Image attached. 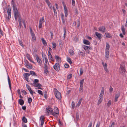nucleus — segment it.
<instances>
[{"instance_id": "obj_4", "label": "nucleus", "mask_w": 127, "mask_h": 127, "mask_svg": "<svg viewBox=\"0 0 127 127\" xmlns=\"http://www.w3.org/2000/svg\"><path fill=\"white\" fill-rule=\"evenodd\" d=\"M14 13V17H18V20L22 19L21 16L19 13L18 12L17 8L13 9Z\"/></svg>"}, {"instance_id": "obj_56", "label": "nucleus", "mask_w": 127, "mask_h": 127, "mask_svg": "<svg viewBox=\"0 0 127 127\" xmlns=\"http://www.w3.org/2000/svg\"><path fill=\"white\" fill-rule=\"evenodd\" d=\"M113 90V89L112 87L111 86H110V88L109 89V91L111 93H112V92Z\"/></svg>"}, {"instance_id": "obj_60", "label": "nucleus", "mask_w": 127, "mask_h": 127, "mask_svg": "<svg viewBox=\"0 0 127 127\" xmlns=\"http://www.w3.org/2000/svg\"><path fill=\"white\" fill-rule=\"evenodd\" d=\"M104 89L103 87H102V89L101 92V94H104Z\"/></svg>"}, {"instance_id": "obj_34", "label": "nucleus", "mask_w": 127, "mask_h": 127, "mask_svg": "<svg viewBox=\"0 0 127 127\" xmlns=\"http://www.w3.org/2000/svg\"><path fill=\"white\" fill-rule=\"evenodd\" d=\"M22 120V121L25 123H27V120L25 117V116L23 117Z\"/></svg>"}, {"instance_id": "obj_38", "label": "nucleus", "mask_w": 127, "mask_h": 127, "mask_svg": "<svg viewBox=\"0 0 127 127\" xmlns=\"http://www.w3.org/2000/svg\"><path fill=\"white\" fill-rule=\"evenodd\" d=\"M67 61L70 64H71L72 63L70 58H67Z\"/></svg>"}, {"instance_id": "obj_57", "label": "nucleus", "mask_w": 127, "mask_h": 127, "mask_svg": "<svg viewBox=\"0 0 127 127\" xmlns=\"http://www.w3.org/2000/svg\"><path fill=\"white\" fill-rule=\"evenodd\" d=\"M50 33L51 34V38L52 39L53 37V33L51 32H50Z\"/></svg>"}, {"instance_id": "obj_55", "label": "nucleus", "mask_w": 127, "mask_h": 127, "mask_svg": "<svg viewBox=\"0 0 127 127\" xmlns=\"http://www.w3.org/2000/svg\"><path fill=\"white\" fill-rule=\"evenodd\" d=\"M102 64L104 67V68L106 67H107V64L106 63H105V64H104V63L103 62H102Z\"/></svg>"}, {"instance_id": "obj_47", "label": "nucleus", "mask_w": 127, "mask_h": 127, "mask_svg": "<svg viewBox=\"0 0 127 127\" xmlns=\"http://www.w3.org/2000/svg\"><path fill=\"white\" fill-rule=\"evenodd\" d=\"M76 117L77 120H78L79 118V115L78 112L76 113Z\"/></svg>"}, {"instance_id": "obj_30", "label": "nucleus", "mask_w": 127, "mask_h": 127, "mask_svg": "<svg viewBox=\"0 0 127 127\" xmlns=\"http://www.w3.org/2000/svg\"><path fill=\"white\" fill-rule=\"evenodd\" d=\"M110 34L109 33H105V36L106 35V37L107 38H111L112 37L111 35H110Z\"/></svg>"}, {"instance_id": "obj_59", "label": "nucleus", "mask_w": 127, "mask_h": 127, "mask_svg": "<svg viewBox=\"0 0 127 127\" xmlns=\"http://www.w3.org/2000/svg\"><path fill=\"white\" fill-rule=\"evenodd\" d=\"M64 66L65 68H68L69 66V65L67 64H65L64 65Z\"/></svg>"}, {"instance_id": "obj_36", "label": "nucleus", "mask_w": 127, "mask_h": 127, "mask_svg": "<svg viewBox=\"0 0 127 127\" xmlns=\"http://www.w3.org/2000/svg\"><path fill=\"white\" fill-rule=\"evenodd\" d=\"M69 53L70 54L72 55H73L74 54V52L72 50H70L69 51Z\"/></svg>"}, {"instance_id": "obj_27", "label": "nucleus", "mask_w": 127, "mask_h": 127, "mask_svg": "<svg viewBox=\"0 0 127 127\" xmlns=\"http://www.w3.org/2000/svg\"><path fill=\"white\" fill-rule=\"evenodd\" d=\"M41 40L42 41V43L44 46H46L47 45V42L43 38H41Z\"/></svg>"}, {"instance_id": "obj_14", "label": "nucleus", "mask_w": 127, "mask_h": 127, "mask_svg": "<svg viewBox=\"0 0 127 127\" xmlns=\"http://www.w3.org/2000/svg\"><path fill=\"white\" fill-rule=\"evenodd\" d=\"M95 34L97 37V38L99 39H100L102 38L101 34L100 33H98L97 32H95Z\"/></svg>"}, {"instance_id": "obj_12", "label": "nucleus", "mask_w": 127, "mask_h": 127, "mask_svg": "<svg viewBox=\"0 0 127 127\" xmlns=\"http://www.w3.org/2000/svg\"><path fill=\"white\" fill-rule=\"evenodd\" d=\"M53 112V108L52 106H48V115L51 114Z\"/></svg>"}, {"instance_id": "obj_39", "label": "nucleus", "mask_w": 127, "mask_h": 127, "mask_svg": "<svg viewBox=\"0 0 127 127\" xmlns=\"http://www.w3.org/2000/svg\"><path fill=\"white\" fill-rule=\"evenodd\" d=\"M32 99L31 97H29L28 99V102L29 104L30 103L32 102Z\"/></svg>"}, {"instance_id": "obj_49", "label": "nucleus", "mask_w": 127, "mask_h": 127, "mask_svg": "<svg viewBox=\"0 0 127 127\" xmlns=\"http://www.w3.org/2000/svg\"><path fill=\"white\" fill-rule=\"evenodd\" d=\"M72 108L73 109H74L75 107V103L73 101H72Z\"/></svg>"}, {"instance_id": "obj_42", "label": "nucleus", "mask_w": 127, "mask_h": 127, "mask_svg": "<svg viewBox=\"0 0 127 127\" xmlns=\"http://www.w3.org/2000/svg\"><path fill=\"white\" fill-rule=\"evenodd\" d=\"M27 59H28V60H29L30 61H31L32 60L31 59L30 55L28 54H27Z\"/></svg>"}, {"instance_id": "obj_33", "label": "nucleus", "mask_w": 127, "mask_h": 127, "mask_svg": "<svg viewBox=\"0 0 127 127\" xmlns=\"http://www.w3.org/2000/svg\"><path fill=\"white\" fill-rule=\"evenodd\" d=\"M110 48V45L108 43H106V48L105 49V50L106 51H109V49Z\"/></svg>"}, {"instance_id": "obj_24", "label": "nucleus", "mask_w": 127, "mask_h": 127, "mask_svg": "<svg viewBox=\"0 0 127 127\" xmlns=\"http://www.w3.org/2000/svg\"><path fill=\"white\" fill-rule=\"evenodd\" d=\"M39 82V81L38 79H35L34 80V81H33V83H31V85H35L38 83V82Z\"/></svg>"}, {"instance_id": "obj_44", "label": "nucleus", "mask_w": 127, "mask_h": 127, "mask_svg": "<svg viewBox=\"0 0 127 127\" xmlns=\"http://www.w3.org/2000/svg\"><path fill=\"white\" fill-rule=\"evenodd\" d=\"M27 66V67L28 68L32 69V66L31 64H28V66Z\"/></svg>"}, {"instance_id": "obj_61", "label": "nucleus", "mask_w": 127, "mask_h": 127, "mask_svg": "<svg viewBox=\"0 0 127 127\" xmlns=\"http://www.w3.org/2000/svg\"><path fill=\"white\" fill-rule=\"evenodd\" d=\"M61 16L62 20L64 19V15L63 14H61Z\"/></svg>"}, {"instance_id": "obj_22", "label": "nucleus", "mask_w": 127, "mask_h": 127, "mask_svg": "<svg viewBox=\"0 0 127 127\" xmlns=\"http://www.w3.org/2000/svg\"><path fill=\"white\" fill-rule=\"evenodd\" d=\"M120 93H119L116 95L115 98V102H117V99L120 96Z\"/></svg>"}, {"instance_id": "obj_23", "label": "nucleus", "mask_w": 127, "mask_h": 127, "mask_svg": "<svg viewBox=\"0 0 127 127\" xmlns=\"http://www.w3.org/2000/svg\"><path fill=\"white\" fill-rule=\"evenodd\" d=\"M105 51V57L108 59L109 56V51Z\"/></svg>"}, {"instance_id": "obj_6", "label": "nucleus", "mask_w": 127, "mask_h": 127, "mask_svg": "<svg viewBox=\"0 0 127 127\" xmlns=\"http://www.w3.org/2000/svg\"><path fill=\"white\" fill-rule=\"evenodd\" d=\"M84 82V79L80 80V88L79 89V91L82 93L83 92V83Z\"/></svg>"}, {"instance_id": "obj_3", "label": "nucleus", "mask_w": 127, "mask_h": 127, "mask_svg": "<svg viewBox=\"0 0 127 127\" xmlns=\"http://www.w3.org/2000/svg\"><path fill=\"white\" fill-rule=\"evenodd\" d=\"M54 90H55L54 94L55 97L58 100H61L62 98L61 93L56 88H54Z\"/></svg>"}, {"instance_id": "obj_45", "label": "nucleus", "mask_w": 127, "mask_h": 127, "mask_svg": "<svg viewBox=\"0 0 127 127\" xmlns=\"http://www.w3.org/2000/svg\"><path fill=\"white\" fill-rule=\"evenodd\" d=\"M51 115H53V116L57 117V113L55 112H53V111L51 114Z\"/></svg>"}, {"instance_id": "obj_29", "label": "nucleus", "mask_w": 127, "mask_h": 127, "mask_svg": "<svg viewBox=\"0 0 127 127\" xmlns=\"http://www.w3.org/2000/svg\"><path fill=\"white\" fill-rule=\"evenodd\" d=\"M121 30L122 31L123 34L124 35H125L126 33L125 29L123 25L122 26L121 28Z\"/></svg>"}, {"instance_id": "obj_62", "label": "nucleus", "mask_w": 127, "mask_h": 127, "mask_svg": "<svg viewBox=\"0 0 127 127\" xmlns=\"http://www.w3.org/2000/svg\"><path fill=\"white\" fill-rule=\"evenodd\" d=\"M92 121H91L90 122V124L89 125L88 127H91L92 125Z\"/></svg>"}, {"instance_id": "obj_58", "label": "nucleus", "mask_w": 127, "mask_h": 127, "mask_svg": "<svg viewBox=\"0 0 127 127\" xmlns=\"http://www.w3.org/2000/svg\"><path fill=\"white\" fill-rule=\"evenodd\" d=\"M75 2L74 0H72V5L74 6L75 5Z\"/></svg>"}, {"instance_id": "obj_15", "label": "nucleus", "mask_w": 127, "mask_h": 127, "mask_svg": "<svg viewBox=\"0 0 127 127\" xmlns=\"http://www.w3.org/2000/svg\"><path fill=\"white\" fill-rule=\"evenodd\" d=\"M83 48L85 50H91L92 49V48L89 46L84 45Z\"/></svg>"}, {"instance_id": "obj_25", "label": "nucleus", "mask_w": 127, "mask_h": 127, "mask_svg": "<svg viewBox=\"0 0 127 127\" xmlns=\"http://www.w3.org/2000/svg\"><path fill=\"white\" fill-rule=\"evenodd\" d=\"M8 80L10 89V90H11V81L10 79L9 78V77L8 76Z\"/></svg>"}, {"instance_id": "obj_9", "label": "nucleus", "mask_w": 127, "mask_h": 127, "mask_svg": "<svg viewBox=\"0 0 127 127\" xmlns=\"http://www.w3.org/2000/svg\"><path fill=\"white\" fill-rule=\"evenodd\" d=\"M99 30L103 33L106 32V29L105 27L103 26H102L98 28Z\"/></svg>"}, {"instance_id": "obj_48", "label": "nucleus", "mask_w": 127, "mask_h": 127, "mask_svg": "<svg viewBox=\"0 0 127 127\" xmlns=\"http://www.w3.org/2000/svg\"><path fill=\"white\" fill-rule=\"evenodd\" d=\"M37 92L38 94L41 95H43V94L42 93V92L40 90H38L37 91Z\"/></svg>"}, {"instance_id": "obj_10", "label": "nucleus", "mask_w": 127, "mask_h": 127, "mask_svg": "<svg viewBox=\"0 0 127 127\" xmlns=\"http://www.w3.org/2000/svg\"><path fill=\"white\" fill-rule=\"evenodd\" d=\"M30 74L28 73H25L24 74V76L25 79L28 82H29L28 81V77L30 76Z\"/></svg>"}, {"instance_id": "obj_8", "label": "nucleus", "mask_w": 127, "mask_h": 127, "mask_svg": "<svg viewBox=\"0 0 127 127\" xmlns=\"http://www.w3.org/2000/svg\"><path fill=\"white\" fill-rule=\"evenodd\" d=\"M104 94H100L99 97V100L97 103L98 104H100L102 102L103 98V95Z\"/></svg>"}, {"instance_id": "obj_43", "label": "nucleus", "mask_w": 127, "mask_h": 127, "mask_svg": "<svg viewBox=\"0 0 127 127\" xmlns=\"http://www.w3.org/2000/svg\"><path fill=\"white\" fill-rule=\"evenodd\" d=\"M18 40L19 41V43L23 47H24L23 45L22 44V42L21 40H20L19 39H18Z\"/></svg>"}, {"instance_id": "obj_2", "label": "nucleus", "mask_w": 127, "mask_h": 127, "mask_svg": "<svg viewBox=\"0 0 127 127\" xmlns=\"http://www.w3.org/2000/svg\"><path fill=\"white\" fill-rule=\"evenodd\" d=\"M125 64L124 63H122L120 65V67L119 69L120 73L124 75L125 74L126 70L125 68Z\"/></svg>"}, {"instance_id": "obj_41", "label": "nucleus", "mask_w": 127, "mask_h": 127, "mask_svg": "<svg viewBox=\"0 0 127 127\" xmlns=\"http://www.w3.org/2000/svg\"><path fill=\"white\" fill-rule=\"evenodd\" d=\"M31 34L32 39L35 40L36 39V37L35 36V35L34 33H32V34Z\"/></svg>"}, {"instance_id": "obj_31", "label": "nucleus", "mask_w": 127, "mask_h": 127, "mask_svg": "<svg viewBox=\"0 0 127 127\" xmlns=\"http://www.w3.org/2000/svg\"><path fill=\"white\" fill-rule=\"evenodd\" d=\"M53 9L54 12V15H55L56 17L57 18V13L56 10L54 6L53 7Z\"/></svg>"}, {"instance_id": "obj_11", "label": "nucleus", "mask_w": 127, "mask_h": 127, "mask_svg": "<svg viewBox=\"0 0 127 127\" xmlns=\"http://www.w3.org/2000/svg\"><path fill=\"white\" fill-rule=\"evenodd\" d=\"M26 86L27 88L28 89L30 93L32 95H33V93L34 92L33 91H32L31 88L30 86L28 84L26 85Z\"/></svg>"}, {"instance_id": "obj_26", "label": "nucleus", "mask_w": 127, "mask_h": 127, "mask_svg": "<svg viewBox=\"0 0 127 127\" xmlns=\"http://www.w3.org/2000/svg\"><path fill=\"white\" fill-rule=\"evenodd\" d=\"M18 102L21 105H22L24 103V101L21 99H19Z\"/></svg>"}, {"instance_id": "obj_52", "label": "nucleus", "mask_w": 127, "mask_h": 127, "mask_svg": "<svg viewBox=\"0 0 127 127\" xmlns=\"http://www.w3.org/2000/svg\"><path fill=\"white\" fill-rule=\"evenodd\" d=\"M80 52L81 55H82L83 56H85V53L84 52L82 51H80Z\"/></svg>"}, {"instance_id": "obj_37", "label": "nucleus", "mask_w": 127, "mask_h": 127, "mask_svg": "<svg viewBox=\"0 0 127 127\" xmlns=\"http://www.w3.org/2000/svg\"><path fill=\"white\" fill-rule=\"evenodd\" d=\"M18 21L19 22V24L20 27V28H21V27L22 26V25L21 24L22 19L19 20H18Z\"/></svg>"}, {"instance_id": "obj_32", "label": "nucleus", "mask_w": 127, "mask_h": 127, "mask_svg": "<svg viewBox=\"0 0 127 127\" xmlns=\"http://www.w3.org/2000/svg\"><path fill=\"white\" fill-rule=\"evenodd\" d=\"M54 110L55 112H56L57 113V114H58L59 113V110L58 108L56 107H55L54 108Z\"/></svg>"}, {"instance_id": "obj_50", "label": "nucleus", "mask_w": 127, "mask_h": 127, "mask_svg": "<svg viewBox=\"0 0 127 127\" xmlns=\"http://www.w3.org/2000/svg\"><path fill=\"white\" fill-rule=\"evenodd\" d=\"M53 48L55 49H56V44L55 43H53Z\"/></svg>"}, {"instance_id": "obj_64", "label": "nucleus", "mask_w": 127, "mask_h": 127, "mask_svg": "<svg viewBox=\"0 0 127 127\" xmlns=\"http://www.w3.org/2000/svg\"><path fill=\"white\" fill-rule=\"evenodd\" d=\"M42 22L41 20H40L39 22V25H42Z\"/></svg>"}, {"instance_id": "obj_28", "label": "nucleus", "mask_w": 127, "mask_h": 127, "mask_svg": "<svg viewBox=\"0 0 127 127\" xmlns=\"http://www.w3.org/2000/svg\"><path fill=\"white\" fill-rule=\"evenodd\" d=\"M82 100V98H81L80 99V100L79 101L77 104L76 106V107H78L81 104V102Z\"/></svg>"}, {"instance_id": "obj_63", "label": "nucleus", "mask_w": 127, "mask_h": 127, "mask_svg": "<svg viewBox=\"0 0 127 127\" xmlns=\"http://www.w3.org/2000/svg\"><path fill=\"white\" fill-rule=\"evenodd\" d=\"M47 92L46 91L45 92V93L44 95V97L45 98H47Z\"/></svg>"}, {"instance_id": "obj_40", "label": "nucleus", "mask_w": 127, "mask_h": 127, "mask_svg": "<svg viewBox=\"0 0 127 127\" xmlns=\"http://www.w3.org/2000/svg\"><path fill=\"white\" fill-rule=\"evenodd\" d=\"M111 100H109V101L107 103V105L108 106V107H109L110 106V105H111Z\"/></svg>"}, {"instance_id": "obj_54", "label": "nucleus", "mask_w": 127, "mask_h": 127, "mask_svg": "<svg viewBox=\"0 0 127 127\" xmlns=\"http://www.w3.org/2000/svg\"><path fill=\"white\" fill-rule=\"evenodd\" d=\"M83 70L82 68H80V75H81L83 74Z\"/></svg>"}, {"instance_id": "obj_18", "label": "nucleus", "mask_w": 127, "mask_h": 127, "mask_svg": "<svg viewBox=\"0 0 127 127\" xmlns=\"http://www.w3.org/2000/svg\"><path fill=\"white\" fill-rule=\"evenodd\" d=\"M11 5L13 7V9H14L16 8H17L16 7V5L15 4V1L14 0H12L11 2Z\"/></svg>"}, {"instance_id": "obj_53", "label": "nucleus", "mask_w": 127, "mask_h": 127, "mask_svg": "<svg viewBox=\"0 0 127 127\" xmlns=\"http://www.w3.org/2000/svg\"><path fill=\"white\" fill-rule=\"evenodd\" d=\"M24 62H25V65L26 66H28L29 64V62L27 60H25L24 61Z\"/></svg>"}, {"instance_id": "obj_46", "label": "nucleus", "mask_w": 127, "mask_h": 127, "mask_svg": "<svg viewBox=\"0 0 127 127\" xmlns=\"http://www.w3.org/2000/svg\"><path fill=\"white\" fill-rule=\"evenodd\" d=\"M72 77V75L71 74H70L67 76V79H70Z\"/></svg>"}, {"instance_id": "obj_21", "label": "nucleus", "mask_w": 127, "mask_h": 127, "mask_svg": "<svg viewBox=\"0 0 127 127\" xmlns=\"http://www.w3.org/2000/svg\"><path fill=\"white\" fill-rule=\"evenodd\" d=\"M83 42L85 44L89 45L91 43L89 41L85 39L83 40Z\"/></svg>"}, {"instance_id": "obj_1", "label": "nucleus", "mask_w": 127, "mask_h": 127, "mask_svg": "<svg viewBox=\"0 0 127 127\" xmlns=\"http://www.w3.org/2000/svg\"><path fill=\"white\" fill-rule=\"evenodd\" d=\"M42 56L43 57V62L44 61L45 62V63L44 64L45 70H44V73L46 75L47 73H48V70H47L48 68L47 65V58L46 57V56L45 54H42Z\"/></svg>"}, {"instance_id": "obj_51", "label": "nucleus", "mask_w": 127, "mask_h": 127, "mask_svg": "<svg viewBox=\"0 0 127 127\" xmlns=\"http://www.w3.org/2000/svg\"><path fill=\"white\" fill-rule=\"evenodd\" d=\"M76 14H78L79 13L78 10L77 8H75L74 10Z\"/></svg>"}, {"instance_id": "obj_7", "label": "nucleus", "mask_w": 127, "mask_h": 127, "mask_svg": "<svg viewBox=\"0 0 127 127\" xmlns=\"http://www.w3.org/2000/svg\"><path fill=\"white\" fill-rule=\"evenodd\" d=\"M53 68L55 70L59 71L60 70V66L59 63H56L53 66Z\"/></svg>"}, {"instance_id": "obj_13", "label": "nucleus", "mask_w": 127, "mask_h": 127, "mask_svg": "<svg viewBox=\"0 0 127 127\" xmlns=\"http://www.w3.org/2000/svg\"><path fill=\"white\" fill-rule=\"evenodd\" d=\"M35 56L38 63L40 64H41L42 61L38 57V56L37 55H36Z\"/></svg>"}, {"instance_id": "obj_16", "label": "nucleus", "mask_w": 127, "mask_h": 127, "mask_svg": "<svg viewBox=\"0 0 127 127\" xmlns=\"http://www.w3.org/2000/svg\"><path fill=\"white\" fill-rule=\"evenodd\" d=\"M33 86L34 87H38V89H42V88H41L42 87V85L39 83H38L35 85H33Z\"/></svg>"}, {"instance_id": "obj_19", "label": "nucleus", "mask_w": 127, "mask_h": 127, "mask_svg": "<svg viewBox=\"0 0 127 127\" xmlns=\"http://www.w3.org/2000/svg\"><path fill=\"white\" fill-rule=\"evenodd\" d=\"M55 59L58 62V63H60L61 62V59L60 57H59L58 56H55Z\"/></svg>"}, {"instance_id": "obj_17", "label": "nucleus", "mask_w": 127, "mask_h": 127, "mask_svg": "<svg viewBox=\"0 0 127 127\" xmlns=\"http://www.w3.org/2000/svg\"><path fill=\"white\" fill-rule=\"evenodd\" d=\"M44 116H41L40 118V120L41 122V126L42 125L44 124Z\"/></svg>"}, {"instance_id": "obj_5", "label": "nucleus", "mask_w": 127, "mask_h": 127, "mask_svg": "<svg viewBox=\"0 0 127 127\" xmlns=\"http://www.w3.org/2000/svg\"><path fill=\"white\" fill-rule=\"evenodd\" d=\"M7 10L8 14V17H6V19H7L8 20H9L11 18V8L9 5H8V8H7Z\"/></svg>"}, {"instance_id": "obj_20", "label": "nucleus", "mask_w": 127, "mask_h": 127, "mask_svg": "<svg viewBox=\"0 0 127 127\" xmlns=\"http://www.w3.org/2000/svg\"><path fill=\"white\" fill-rule=\"evenodd\" d=\"M64 13H65V16L66 17L67 16L68 14L67 12V10L66 8V6H64Z\"/></svg>"}, {"instance_id": "obj_35", "label": "nucleus", "mask_w": 127, "mask_h": 127, "mask_svg": "<svg viewBox=\"0 0 127 127\" xmlns=\"http://www.w3.org/2000/svg\"><path fill=\"white\" fill-rule=\"evenodd\" d=\"M30 74L31 75H32V76H36L37 75H36V73L34 71H30Z\"/></svg>"}]
</instances>
